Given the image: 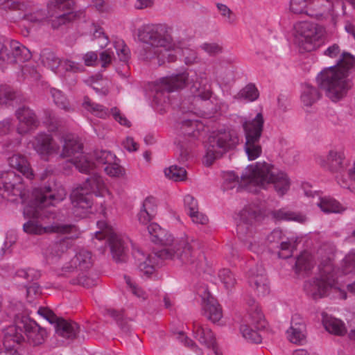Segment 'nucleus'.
Here are the masks:
<instances>
[{
	"instance_id": "9d476101",
	"label": "nucleus",
	"mask_w": 355,
	"mask_h": 355,
	"mask_svg": "<svg viewBox=\"0 0 355 355\" xmlns=\"http://www.w3.org/2000/svg\"><path fill=\"white\" fill-rule=\"evenodd\" d=\"M29 191L21 175L12 170L0 172V196L12 202L25 203Z\"/></svg>"
},
{
	"instance_id": "e2e57ef3",
	"label": "nucleus",
	"mask_w": 355,
	"mask_h": 355,
	"mask_svg": "<svg viewBox=\"0 0 355 355\" xmlns=\"http://www.w3.org/2000/svg\"><path fill=\"white\" fill-rule=\"evenodd\" d=\"M100 61L101 62V67L106 68L112 62L113 52L109 49L105 50L100 53Z\"/></svg>"
},
{
	"instance_id": "2f4dec72",
	"label": "nucleus",
	"mask_w": 355,
	"mask_h": 355,
	"mask_svg": "<svg viewBox=\"0 0 355 355\" xmlns=\"http://www.w3.org/2000/svg\"><path fill=\"white\" fill-rule=\"evenodd\" d=\"M320 98L321 94L316 87L309 84H305L302 87L301 101L305 106H311Z\"/></svg>"
},
{
	"instance_id": "f03ea898",
	"label": "nucleus",
	"mask_w": 355,
	"mask_h": 355,
	"mask_svg": "<svg viewBox=\"0 0 355 355\" xmlns=\"http://www.w3.org/2000/svg\"><path fill=\"white\" fill-rule=\"evenodd\" d=\"M148 231L151 241L160 244L164 248L155 254L146 256L142 251L137 250L133 253L137 267L141 272L149 277L155 272L156 258L162 259H178L184 264H194L196 257L193 248L187 240L174 239L173 236L157 223H153L148 226Z\"/></svg>"
},
{
	"instance_id": "a18cd8bd",
	"label": "nucleus",
	"mask_w": 355,
	"mask_h": 355,
	"mask_svg": "<svg viewBox=\"0 0 355 355\" xmlns=\"http://www.w3.org/2000/svg\"><path fill=\"white\" fill-rule=\"evenodd\" d=\"M51 94L58 107L64 110H69V101L60 90L53 88L51 89Z\"/></svg>"
},
{
	"instance_id": "bb28decb",
	"label": "nucleus",
	"mask_w": 355,
	"mask_h": 355,
	"mask_svg": "<svg viewBox=\"0 0 355 355\" xmlns=\"http://www.w3.org/2000/svg\"><path fill=\"white\" fill-rule=\"evenodd\" d=\"M202 311L203 315L213 323L219 321L223 316L220 306L209 293L207 300H204Z\"/></svg>"
},
{
	"instance_id": "de8ad7c7",
	"label": "nucleus",
	"mask_w": 355,
	"mask_h": 355,
	"mask_svg": "<svg viewBox=\"0 0 355 355\" xmlns=\"http://www.w3.org/2000/svg\"><path fill=\"white\" fill-rule=\"evenodd\" d=\"M310 0H291L290 10L296 15L306 14Z\"/></svg>"
},
{
	"instance_id": "ea45409f",
	"label": "nucleus",
	"mask_w": 355,
	"mask_h": 355,
	"mask_svg": "<svg viewBox=\"0 0 355 355\" xmlns=\"http://www.w3.org/2000/svg\"><path fill=\"white\" fill-rule=\"evenodd\" d=\"M76 14L73 12H67L62 14H58L55 17L51 16L49 21L53 28H58L60 26L73 21L76 18Z\"/></svg>"
},
{
	"instance_id": "a878e982",
	"label": "nucleus",
	"mask_w": 355,
	"mask_h": 355,
	"mask_svg": "<svg viewBox=\"0 0 355 355\" xmlns=\"http://www.w3.org/2000/svg\"><path fill=\"white\" fill-rule=\"evenodd\" d=\"M157 213V203L156 199L153 196L147 197L143 202L142 207L137 216L139 221L146 225Z\"/></svg>"
},
{
	"instance_id": "e433bc0d",
	"label": "nucleus",
	"mask_w": 355,
	"mask_h": 355,
	"mask_svg": "<svg viewBox=\"0 0 355 355\" xmlns=\"http://www.w3.org/2000/svg\"><path fill=\"white\" fill-rule=\"evenodd\" d=\"M314 263L312 260L311 256L308 252L301 254L295 262V272L300 273L304 272L308 274L313 268Z\"/></svg>"
},
{
	"instance_id": "b1692460",
	"label": "nucleus",
	"mask_w": 355,
	"mask_h": 355,
	"mask_svg": "<svg viewBox=\"0 0 355 355\" xmlns=\"http://www.w3.org/2000/svg\"><path fill=\"white\" fill-rule=\"evenodd\" d=\"M55 330L58 336L73 340L78 336L80 327L74 321L67 320L60 318L55 326Z\"/></svg>"
},
{
	"instance_id": "4d7b16f0",
	"label": "nucleus",
	"mask_w": 355,
	"mask_h": 355,
	"mask_svg": "<svg viewBox=\"0 0 355 355\" xmlns=\"http://www.w3.org/2000/svg\"><path fill=\"white\" fill-rule=\"evenodd\" d=\"M116 53L119 60L122 62H127L130 58V49L123 42H118L115 45Z\"/></svg>"
},
{
	"instance_id": "6e6552de",
	"label": "nucleus",
	"mask_w": 355,
	"mask_h": 355,
	"mask_svg": "<svg viewBox=\"0 0 355 355\" xmlns=\"http://www.w3.org/2000/svg\"><path fill=\"white\" fill-rule=\"evenodd\" d=\"M46 331L35 321L26 315H17L15 324L8 327L4 333L3 345L10 347V341L21 343L27 341L30 345L37 346L45 340Z\"/></svg>"
},
{
	"instance_id": "4468645a",
	"label": "nucleus",
	"mask_w": 355,
	"mask_h": 355,
	"mask_svg": "<svg viewBox=\"0 0 355 355\" xmlns=\"http://www.w3.org/2000/svg\"><path fill=\"white\" fill-rule=\"evenodd\" d=\"M250 317L252 324L257 331L254 330L247 324H241L240 331L243 337L252 343H261L262 336L258 331L265 329L266 322L263 315L257 306H252L250 309Z\"/></svg>"
},
{
	"instance_id": "aec40b11",
	"label": "nucleus",
	"mask_w": 355,
	"mask_h": 355,
	"mask_svg": "<svg viewBox=\"0 0 355 355\" xmlns=\"http://www.w3.org/2000/svg\"><path fill=\"white\" fill-rule=\"evenodd\" d=\"M107 236L113 259L116 263L125 262L128 257V244L124 239L112 230L107 233Z\"/></svg>"
},
{
	"instance_id": "4be33fe9",
	"label": "nucleus",
	"mask_w": 355,
	"mask_h": 355,
	"mask_svg": "<svg viewBox=\"0 0 355 355\" xmlns=\"http://www.w3.org/2000/svg\"><path fill=\"white\" fill-rule=\"evenodd\" d=\"M288 340L295 344L303 345L306 340V324L304 319L298 314L292 316L291 327L287 330Z\"/></svg>"
},
{
	"instance_id": "603ef678",
	"label": "nucleus",
	"mask_w": 355,
	"mask_h": 355,
	"mask_svg": "<svg viewBox=\"0 0 355 355\" xmlns=\"http://www.w3.org/2000/svg\"><path fill=\"white\" fill-rule=\"evenodd\" d=\"M37 313L46 320L50 324H54V326H55L60 318L47 307H40L37 310Z\"/></svg>"
},
{
	"instance_id": "338daca9",
	"label": "nucleus",
	"mask_w": 355,
	"mask_h": 355,
	"mask_svg": "<svg viewBox=\"0 0 355 355\" xmlns=\"http://www.w3.org/2000/svg\"><path fill=\"white\" fill-rule=\"evenodd\" d=\"M83 60L86 66H94L97 62L98 55L94 51L87 52L84 55Z\"/></svg>"
},
{
	"instance_id": "5fc2aeb1",
	"label": "nucleus",
	"mask_w": 355,
	"mask_h": 355,
	"mask_svg": "<svg viewBox=\"0 0 355 355\" xmlns=\"http://www.w3.org/2000/svg\"><path fill=\"white\" fill-rule=\"evenodd\" d=\"M216 7L220 15L225 18L226 22L232 24L235 21V16L232 11L225 4L217 3Z\"/></svg>"
},
{
	"instance_id": "20e7f679",
	"label": "nucleus",
	"mask_w": 355,
	"mask_h": 355,
	"mask_svg": "<svg viewBox=\"0 0 355 355\" xmlns=\"http://www.w3.org/2000/svg\"><path fill=\"white\" fill-rule=\"evenodd\" d=\"M138 38L144 43L139 50V58L144 61L157 58V64L162 65L166 60L174 62L176 56L169 50L171 39L163 32L159 25L148 24L138 30Z\"/></svg>"
},
{
	"instance_id": "a19ab883",
	"label": "nucleus",
	"mask_w": 355,
	"mask_h": 355,
	"mask_svg": "<svg viewBox=\"0 0 355 355\" xmlns=\"http://www.w3.org/2000/svg\"><path fill=\"white\" fill-rule=\"evenodd\" d=\"M218 277L227 290L232 289L236 283L234 275L228 268L220 270Z\"/></svg>"
},
{
	"instance_id": "0e129e2a",
	"label": "nucleus",
	"mask_w": 355,
	"mask_h": 355,
	"mask_svg": "<svg viewBox=\"0 0 355 355\" xmlns=\"http://www.w3.org/2000/svg\"><path fill=\"white\" fill-rule=\"evenodd\" d=\"M192 221L196 224L205 225L208 222V218L206 215L198 211H195L194 214H189Z\"/></svg>"
},
{
	"instance_id": "393cba45",
	"label": "nucleus",
	"mask_w": 355,
	"mask_h": 355,
	"mask_svg": "<svg viewBox=\"0 0 355 355\" xmlns=\"http://www.w3.org/2000/svg\"><path fill=\"white\" fill-rule=\"evenodd\" d=\"M283 232L279 229L273 230L266 237V242L271 248H279L282 250H288L285 255L279 253V257L284 259L288 258L291 256L290 248L291 243L290 242L283 241Z\"/></svg>"
},
{
	"instance_id": "f257e3e1",
	"label": "nucleus",
	"mask_w": 355,
	"mask_h": 355,
	"mask_svg": "<svg viewBox=\"0 0 355 355\" xmlns=\"http://www.w3.org/2000/svg\"><path fill=\"white\" fill-rule=\"evenodd\" d=\"M52 193L50 186L35 188L31 199L24 209V214L29 220L23 225L25 232L31 234L57 233L67 236L64 239L53 244L55 256L60 257L69 248L68 240L78 237L79 232L75 225L63 222L62 216L57 214L51 206L60 201Z\"/></svg>"
},
{
	"instance_id": "6ab92c4d",
	"label": "nucleus",
	"mask_w": 355,
	"mask_h": 355,
	"mask_svg": "<svg viewBox=\"0 0 355 355\" xmlns=\"http://www.w3.org/2000/svg\"><path fill=\"white\" fill-rule=\"evenodd\" d=\"M15 115L19 121L17 131L21 135L28 133L38 125L39 122L35 112L26 106L19 107L15 112Z\"/></svg>"
},
{
	"instance_id": "dca6fc26",
	"label": "nucleus",
	"mask_w": 355,
	"mask_h": 355,
	"mask_svg": "<svg viewBox=\"0 0 355 355\" xmlns=\"http://www.w3.org/2000/svg\"><path fill=\"white\" fill-rule=\"evenodd\" d=\"M188 83L189 74L186 71L164 77L160 80V85L157 89L155 98L158 99L162 94L182 89Z\"/></svg>"
},
{
	"instance_id": "f8f14e48",
	"label": "nucleus",
	"mask_w": 355,
	"mask_h": 355,
	"mask_svg": "<svg viewBox=\"0 0 355 355\" xmlns=\"http://www.w3.org/2000/svg\"><path fill=\"white\" fill-rule=\"evenodd\" d=\"M83 144L78 138L67 135L64 139L60 158H69V162L72 163L80 173H87L91 167L90 159L83 153Z\"/></svg>"
},
{
	"instance_id": "72a5a7b5",
	"label": "nucleus",
	"mask_w": 355,
	"mask_h": 355,
	"mask_svg": "<svg viewBox=\"0 0 355 355\" xmlns=\"http://www.w3.org/2000/svg\"><path fill=\"white\" fill-rule=\"evenodd\" d=\"M317 205L325 214L341 213L345 210L339 202L330 197L320 198Z\"/></svg>"
},
{
	"instance_id": "864d4df0",
	"label": "nucleus",
	"mask_w": 355,
	"mask_h": 355,
	"mask_svg": "<svg viewBox=\"0 0 355 355\" xmlns=\"http://www.w3.org/2000/svg\"><path fill=\"white\" fill-rule=\"evenodd\" d=\"M61 67L66 71H71L73 73H78L83 72L84 71V67L79 63H76L69 60H65L64 61H60Z\"/></svg>"
},
{
	"instance_id": "052dcab7",
	"label": "nucleus",
	"mask_w": 355,
	"mask_h": 355,
	"mask_svg": "<svg viewBox=\"0 0 355 355\" xmlns=\"http://www.w3.org/2000/svg\"><path fill=\"white\" fill-rule=\"evenodd\" d=\"M185 207L188 209V214H194L198 210V202L191 195H187L184 198Z\"/></svg>"
},
{
	"instance_id": "412c9836",
	"label": "nucleus",
	"mask_w": 355,
	"mask_h": 355,
	"mask_svg": "<svg viewBox=\"0 0 355 355\" xmlns=\"http://www.w3.org/2000/svg\"><path fill=\"white\" fill-rule=\"evenodd\" d=\"M317 162L331 172H339L345 168V156L342 152L331 150L326 157L319 156Z\"/></svg>"
},
{
	"instance_id": "4c0bfd02",
	"label": "nucleus",
	"mask_w": 355,
	"mask_h": 355,
	"mask_svg": "<svg viewBox=\"0 0 355 355\" xmlns=\"http://www.w3.org/2000/svg\"><path fill=\"white\" fill-rule=\"evenodd\" d=\"M249 285L254 289L258 295H266L269 293V286L266 274L261 275L257 279L252 277L248 279Z\"/></svg>"
},
{
	"instance_id": "13d9d810",
	"label": "nucleus",
	"mask_w": 355,
	"mask_h": 355,
	"mask_svg": "<svg viewBox=\"0 0 355 355\" xmlns=\"http://www.w3.org/2000/svg\"><path fill=\"white\" fill-rule=\"evenodd\" d=\"M103 170L108 175L111 177H120L123 174V168L116 164V161L110 164H107L104 167Z\"/></svg>"
},
{
	"instance_id": "69168bd1",
	"label": "nucleus",
	"mask_w": 355,
	"mask_h": 355,
	"mask_svg": "<svg viewBox=\"0 0 355 355\" xmlns=\"http://www.w3.org/2000/svg\"><path fill=\"white\" fill-rule=\"evenodd\" d=\"M266 271L262 265L257 264L254 267L251 268L248 272V279L255 277L257 279L261 275H265Z\"/></svg>"
},
{
	"instance_id": "9b49d317",
	"label": "nucleus",
	"mask_w": 355,
	"mask_h": 355,
	"mask_svg": "<svg viewBox=\"0 0 355 355\" xmlns=\"http://www.w3.org/2000/svg\"><path fill=\"white\" fill-rule=\"evenodd\" d=\"M264 119L261 113H258L252 120L245 121L242 123L245 137L244 148L249 160L256 159L262 153L260 139Z\"/></svg>"
},
{
	"instance_id": "7ed1b4c3",
	"label": "nucleus",
	"mask_w": 355,
	"mask_h": 355,
	"mask_svg": "<svg viewBox=\"0 0 355 355\" xmlns=\"http://www.w3.org/2000/svg\"><path fill=\"white\" fill-rule=\"evenodd\" d=\"M354 63V57L349 53L343 52L336 65L324 69L317 76L318 85L331 101L338 102L343 99L352 87L349 76Z\"/></svg>"
},
{
	"instance_id": "58836bf2",
	"label": "nucleus",
	"mask_w": 355,
	"mask_h": 355,
	"mask_svg": "<svg viewBox=\"0 0 355 355\" xmlns=\"http://www.w3.org/2000/svg\"><path fill=\"white\" fill-rule=\"evenodd\" d=\"M165 175L175 182L183 181L187 178V171L183 167L173 165L164 170Z\"/></svg>"
},
{
	"instance_id": "774afa93",
	"label": "nucleus",
	"mask_w": 355,
	"mask_h": 355,
	"mask_svg": "<svg viewBox=\"0 0 355 355\" xmlns=\"http://www.w3.org/2000/svg\"><path fill=\"white\" fill-rule=\"evenodd\" d=\"M20 141H6L3 144L2 147L3 152L9 153L15 150L16 147L19 146Z\"/></svg>"
},
{
	"instance_id": "f3484780",
	"label": "nucleus",
	"mask_w": 355,
	"mask_h": 355,
	"mask_svg": "<svg viewBox=\"0 0 355 355\" xmlns=\"http://www.w3.org/2000/svg\"><path fill=\"white\" fill-rule=\"evenodd\" d=\"M191 92L195 97H198L203 101L208 100L212 95L211 82L208 79L204 70L194 72L191 76Z\"/></svg>"
},
{
	"instance_id": "0eeeda50",
	"label": "nucleus",
	"mask_w": 355,
	"mask_h": 355,
	"mask_svg": "<svg viewBox=\"0 0 355 355\" xmlns=\"http://www.w3.org/2000/svg\"><path fill=\"white\" fill-rule=\"evenodd\" d=\"M241 178L247 184L261 187L272 183L276 191L281 196L285 194L290 188V180L287 175L266 162H257L255 166L247 167Z\"/></svg>"
},
{
	"instance_id": "c9c22d12",
	"label": "nucleus",
	"mask_w": 355,
	"mask_h": 355,
	"mask_svg": "<svg viewBox=\"0 0 355 355\" xmlns=\"http://www.w3.org/2000/svg\"><path fill=\"white\" fill-rule=\"evenodd\" d=\"M40 60L44 66L52 71H55L59 67L61 61L49 49H44L40 52Z\"/></svg>"
},
{
	"instance_id": "473e14b6",
	"label": "nucleus",
	"mask_w": 355,
	"mask_h": 355,
	"mask_svg": "<svg viewBox=\"0 0 355 355\" xmlns=\"http://www.w3.org/2000/svg\"><path fill=\"white\" fill-rule=\"evenodd\" d=\"M93 157L94 162H91L93 164V168L96 169L101 166L110 164L116 159L114 154L112 153L110 150H96L94 152Z\"/></svg>"
},
{
	"instance_id": "2eb2a0df",
	"label": "nucleus",
	"mask_w": 355,
	"mask_h": 355,
	"mask_svg": "<svg viewBox=\"0 0 355 355\" xmlns=\"http://www.w3.org/2000/svg\"><path fill=\"white\" fill-rule=\"evenodd\" d=\"M10 48L12 53H8L6 46L0 41V60L13 64L24 62L31 58V51L17 41L10 40Z\"/></svg>"
},
{
	"instance_id": "1a4fd4ad",
	"label": "nucleus",
	"mask_w": 355,
	"mask_h": 355,
	"mask_svg": "<svg viewBox=\"0 0 355 355\" xmlns=\"http://www.w3.org/2000/svg\"><path fill=\"white\" fill-rule=\"evenodd\" d=\"M238 144L239 137L234 130H219L211 132L205 144L204 164L207 166H211L215 159L228 150L235 148Z\"/></svg>"
},
{
	"instance_id": "a211bd4d",
	"label": "nucleus",
	"mask_w": 355,
	"mask_h": 355,
	"mask_svg": "<svg viewBox=\"0 0 355 355\" xmlns=\"http://www.w3.org/2000/svg\"><path fill=\"white\" fill-rule=\"evenodd\" d=\"M33 149L44 159L53 154L58 153L59 146L54 144L51 135L40 132L31 141Z\"/></svg>"
},
{
	"instance_id": "7c9ffc66",
	"label": "nucleus",
	"mask_w": 355,
	"mask_h": 355,
	"mask_svg": "<svg viewBox=\"0 0 355 355\" xmlns=\"http://www.w3.org/2000/svg\"><path fill=\"white\" fill-rule=\"evenodd\" d=\"M270 216L277 221L293 220L303 223L306 220V216L302 213L291 211L285 209L273 210L270 212Z\"/></svg>"
},
{
	"instance_id": "39448f33",
	"label": "nucleus",
	"mask_w": 355,
	"mask_h": 355,
	"mask_svg": "<svg viewBox=\"0 0 355 355\" xmlns=\"http://www.w3.org/2000/svg\"><path fill=\"white\" fill-rule=\"evenodd\" d=\"M320 275L304 282L306 293L313 300L329 296L342 300L347 298L346 292L342 289L337 281L335 268L329 259H326L319 265Z\"/></svg>"
},
{
	"instance_id": "c756f323",
	"label": "nucleus",
	"mask_w": 355,
	"mask_h": 355,
	"mask_svg": "<svg viewBox=\"0 0 355 355\" xmlns=\"http://www.w3.org/2000/svg\"><path fill=\"white\" fill-rule=\"evenodd\" d=\"M322 323L325 329L330 334L336 336H343L347 332L345 324L340 320L329 316L327 314L322 315Z\"/></svg>"
},
{
	"instance_id": "c85d7f7f",
	"label": "nucleus",
	"mask_w": 355,
	"mask_h": 355,
	"mask_svg": "<svg viewBox=\"0 0 355 355\" xmlns=\"http://www.w3.org/2000/svg\"><path fill=\"white\" fill-rule=\"evenodd\" d=\"M8 164L12 168H15L28 179H32L34 176L33 170L26 159L21 155H13L8 158Z\"/></svg>"
},
{
	"instance_id": "3c124183",
	"label": "nucleus",
	"mask_w": 355,
	"mask_h": 355,
	"mask_svg": "<svg viewBox=\"0 0 355 355\" xmlns=\"http://www.w3.org/2000/svg\"><path fill=\"white\" fill-rule=\"evenodd\" d=\"M242 97L250 101H255L259 97V92L254 85L249 84L246 85L241 92Z\"/></svg>"
},
{
	"instance_id": "f704fd0d",
	"label": "nucleus",
	"mask_w": 355,
	"mask_h": 355,
	"mask_svg": "<svg viewBox=\"0 0 355 355\" xmlns=\"http://www.w3.org/2000/svg\"><path fill=\"white\" fill-rule=\"evenodd\" d=\"M72 263L76 264L78 269L80 270H85L90 268L93 264L91 252L85 250H80L72 258Z\"/></svg>"
},
{
	"instance_id": "ddd939ff",
	"label": "nucleus",
	"mask_w": 355,
	"mask_h": 355,
	"mask_svg": "<svg viewBox=\"0 0 355 355\" xmlns=\"http://www.w3.org/2000/svg\"><path fill=\"white\" fill-rule=\"evenodd\" d=\"M299 34L298 42L306 51L315 49V42H319L324 35V28L315 24L302 22L297 28Z\"/></svg>"
},
{
	"instance_id": "79ce46f5",
	"label": "nucleus",
	"mask_w": 355,
	"mask_h": 355,
	"mask_svg": "<svg viewBox=\"0 0 355 355\" xmlns=\"http://www.w3.org/2000/svg\"><path fill=\"white\" fill-rule=\"evenodd\" d=\"M107 313L116 321L118 325L124 333L130 331L131 327L122 311L110 309L107 311Z\"/></svg>"
},
{
	"instance_id": "6e6d98bb",
	"label": "nucleus",
	"mask_w": 355,
	"mask_h": 355,
	"mask_svg": "<svg viewBox=\"0 0 355 355\" xmlns=\"http://www.w3.org/2000/svg\"><path fill=\"white\" fill-rule=\"evenodd\" d=\"M201 49L211 56H215L223 52V46L218 43H203L200 46Z\"/></svg>"
},
{
	"instance_id": "423d86ee",
	"label": "nucleus",
	"mask_w": 355,
	"mask_h": 355,
	"mask_svg": "<svg viewBox=\"0 0 355 355\" xmlns=\"http://www.w3.org/2000/svg\"><path fill=\"white\" fill-rule=\"evenodd\" d=\"M88 175L82 185L73 189L70 198L72 204V213L76 217L85 218L92 213L93 193L105 188L103 178L98 174L91 163Z\"/></svg>"
},
{
	"instance_id": "bf43d9fd",
	"label": "nucleus",
	"mask_w": 355,
	"mask_h": 355,
	"mask_svg": "<svg viewBox=\"0 0 355 355\" xmlns=\"http://www.w3.org/2000/svg\"><path fill=\"white\" fill-rule=\"evenodd\" d=\"M94 32L93 33V36L94 39H103V42H101L98 44V46L100 48L103 49L105 48L107 44L109 43V39L108 37L105 34L103 29L98 26L94 24Z\"/></svg>"
},
{
	"instance_id": "8fccbe9b",
	"label": "nucleus",
	"mask_w": 355,
	"mask_h": 355,
	"mask_svg": "<svg viewBox=\"0 0 355 355\" xmlns=\"http://www.w3.org/2000/svg\"><path fill=\"white\" fill-rule=\"evenodd\" d=\"M355 269V250H351L343 259V270L345 274Z\"/></svg>"
},
{
	"instance_id": "cd10ccee",
	"label": "nucleus",
	"mask_w": 355,
	"mask_h": 355,
	"mask_svg": "<svg viewBox=\"0 0 355 355\" xmlns=\"http://www.w3.org/2000/svg\"><path fill=\"white\" fill-rule=\"evenodd\" d=\"M331 5L328 0H310L306 15L322 20L326 17Z\"/></svg>"
},
{
	"instance_id": "680f3d73",
	"label": "nucleus",
	"mask_w": 355,
	"mask_h": 355,
	"mask_svg": "<svg viewBox=\"0 0 355 355\" xmlns=\"http://www.w3.org/2000/svg\"><path fill=\"white\" fill-rule=\"evenodd\" d=\"M111 113L114 119L119 122L121 125L126 127H130L131 123L128 119L121 113L120 110L117 107H112L111 109Z\"/></svg>"
},
{
	"instance_id": "c03bdc74",
	"label": "nucleus",
	"mask_w": 355,
	"mask_h": 355,
	"mask_svg": "<svg viewBox=\"0 0 355 355\" xmlns=\"http://www.w3.org/2000/svg\"><path fill=\"white\" fill-rule=\"evenodd\" d=\"M197 121L184 120L182 122L181 130L182 134L191 138H198L200 134L196 129Z\"/></svg>"
},
{
	"instance_id": "37998d69",
	"label": "nucleus",
	"mask_w": 355,
	"mask_h": 355,
	"mask_svg": "<svg viewBox=\"0 0 355 355\" xmlns=\"http://www.w3.org/2000/svg\"><path fill=\"white\" fill-rule=\"evenodd\" d=\"M15 276L24 279L26 282L25 284H31L37 280L40 276V272L33 268H28L27 270H18L15 272Z\"/></svg>"
},
{
	"instance_id": "5701e85b",
	"label": "nucleus",
	"mask_w": 355,
	"mask_h": 355,
	"mask_svg": "<svg viewBox=\"0 0 355 355\" xmlns=\"http://www.w3.org/2000/svg\"><path fill=\"white\" fill-rule=\"evenodd\" d=\"M193 332L195 338L208 348H212L216 355H220L216 349V338L211 330L202 326L198 322H193Z\"/></svg>"
},
{
	"instance_id": "09e8293b",
	"label": "nucleus",
	"mask_w": 355,
	"mask_h": 355,
	"mask_svg": "<svg viewBox=\"0 0 355 355\" xmlns=\"http://www.w3.org/2000/svg\"><path fill=\"white\" fill-rule=\"evenodd\" d=\"M16 98L15 92L8 86L0 87V105L6 104Z\"/></svg>"
},
{
	"instance_id": "49530a36",
	"label": "nucleus",
	"mask_w": 355,
	"mask_h": 355,
	"mask_svg": "<svg viewBox=\"0 0 355 355\" xmlns=\"http://www.w3.org/2000/svg\"><path fill=\"white\" fill-rule=\"evenodd\" d=\"M83 105L86 110L94 113L98 117H103L106 114L105 108L103 105L92 102L88 97L84 98Z\"/></svg>"
}]
</instances>
